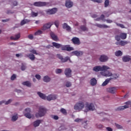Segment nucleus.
Here are the masks:
<instances>
[{
    "label": "nucleus",
    "instance_id": "1",
    "mask_svg": "<svg viewBox=\"0 0 131 131\" xmlns=\"http://www.w3.org/2000/svg\"><path fill=\"white\" fill-rule=\"evenodd\" d=\"M46 113L47 108L43 106H40L39 107L38 112L36 113L35 116L36 118H38L39 117H42V116H45V115H46Z\"/></svg>",
    "mask_w": 131,
    "mask_h": 131
},
{
    "label": "nucleus",
    "instance_id": "2",
    "mask_svg": "<svg viewBox=\"0 0 131 131\" xmlns=\"http://www.w3.org/2000/svg\"><path fill=\"white\" fill-rule=\"evenodd\" d=\"M83 108H84V102L82 101H79L76 103L74 107V110H77V111H81Z\"/></svg>",
    "mask_w": 131,
    "mask_h": 131
},
{
    "label": "nucleus",
    "instance_id": "3",
    "mask_svg": "<svg viewBox=\"0 0 131 131\" xmlns=\"http://www.w3.org/2000/svg\"><path fill=\"white\" fill-rule=\"evenodd\" d=\"M109 69H110V68L107 67V66H103L102 67H94L93 69V71H95V72H99V71H104V70H108Z\"/></svg>",
    "mask_w": 131,
    "mask_h": 131
},
{
    "label": "nucleus",
    "instance_id": "4",
    "mask_svg": "<svg viewBox=\"0 0 131 131\" xmlns=\"http://www.w3.org/2000/svg\"><path fill=\"white\" fill-rule=\"evenodd\" d=\"M85 112H89V111H95L96 108L95 107V105L93 103H89L86 102L85 103Z\"/></svg>",
    "mask_w": 131,
    "mask_h": 131
},
{
    "label": "nucleus",
    "instance_id": "5",
    "mask_svg": "<svg viewBox=\"0 0 131 131\" xmlns=\"http://www.w3.org/2000/svg\"><path fill=\"white\" fill-rule=\"evenodd\" d=\"M57 58L60 60L61 63H66V62H67V61H70L71 63V60H70V58L68 56H67L66 57H63V56H62L61 54H57Z\"/></svg>",
    "mask_w": 131,
    "mask_h": 131
},
{
    "label": "nucleus",
    "instance_id": "6",
    "mask_svg": "<svg viewBox=\"0 0 131 131\" xmlns=\"http://www.w3.org/2000/svg\"><path fill=\"white\" fill-rule=\"evenodd\" d=\"M48 5H49V3L41 2H35L33 4L35 7H46Z\"/></svg>",
    "mask_w": 131,
    "mask_h": 131
},
{
    "label": "nucleus",
    "instance_id": "7",
    "mask_svg": "<svg viewBox=\"0 0 131 131\" xmlns=\"http://www.w3.org/2000/svg\"><path fill=\"white\" fill-rule=\"evenodd\" d=\"M58 9L56 8H52L51 9H48L46 11V13L48 15H54V14H56Z\"/></svg>",
    "mask_w": 131,
    "mask_h": 131
},
{
    "label": "nucleus",
    "instance_id": "8",
    "mask_svg": "<svg viewBox=\"0 0 131 131\" xmlns=\"http://www.w3.org/2000/svg\"><path fill=\"white\" fill-rule=\"evenodd\" d=\"M72 71L71 70V69H70V68L66 69L64 70V74L66 77H71V76H72Z\"/></svg>",
    "mask_w": 131,
    "mask_h": 131
},
{
    "label": "nucleus",
    "instance_id": "9",
    "mask_svg": "<svg viewBox=\"0 0 131 131\" xmlns=\"http://www.w3.org/2000/svg\"><path fill=\"white\" fill-rule=\"evenodd\" d=\"M61 48L62 51H68V52H71V51H73L74 49L72 47H70L68 46V45L66 46H62L60 47Z\"/></svg>",
    "mask_w": 131,
    "mask_h": 131
},
{
    "label": "nucleus",
    "instance_id": "10",
    "mask_svg": "<svg viewBox=\"0 0 131 131\" xmlns=\"http://www.w3.org/2000/svg\"><path fill=\"white\" fill-rule=\"evenodd\" d=\"M53 25V23L49 22L47 24H45L43 27L41 28L42 30H47V29H50Z\"/></svg>",
    "mask_w": 131,
    "mask_h": 131
},
{
    "label": "nucleus",
    "instance_id": "11",
    "mask_svg": "<svg viewBox=\"0 0 131 131\" xmlns=\"http://www.w3.org/2000/svg\"><path fill=\"white\" fill-rule=\"evenodd\" d=\"M103 71L104 72H101V75H103V76H106V77L112 76V73H111V72L107 71V70H103Z\"/></svg>",
    "mask_w": 131,
    "mask_h": 131
},
{
    "label": "nucleus",
    "instance_id": "12",
    "mask_svg": "<svg viewBox=\"0 0 131 131\" xmlns=\"http://www.w3.org/2000/svg\"><path fill=\"white\" fill-rule=\"evenodd\" d=\"M26 113L25 114V116L27 117V118H29L30 119L31 118V115L30 114L31 110L30 108H27L25 110Z\"/></svg>",
    "mask_w": 131,
    "mask_h": 131
},
{
    "label": "nucleus",
    "instance_id": "13",
    "mask_svg": "<svg viewBox=\"0 0 131 131\" xmlns=\"http://www.w3.org/2000/svg\"><path fill=\"white\" fill-rule=\"evenodd\" d=\"M72 41L74 43V45H77L78 46L80 45V40H79V38L74 37L72 39Z\"/></svg>",
    "mask_w": 131,
    "mask_h": 131
},
{
    "label": "nucleus",
    "instance_id": "14",
    "mask_svg": "<svg viewBox=\"0 0 131 131\" xmlns=\"http://www.w3.org/2000/svg\"><path fill=\"white\" fill-rule=\"evenodd\" d=\"M50 36L53 39V40H54L55 41H58L59 40V38H58V36L56 35L54 32H50Z\"/></svg>",
    "mask_w": 131,
    "mask_h": 131
},
{
    "label": "nucleus",
    "instance_id": "15",
    "mask_svg": "<svg viewBox=\"0 0 131 131\" xmlns=\"http://www.w3.org/2000/svg\"><path fill=\"white\" fill-rule=\"evenodd\" d=\"M116 90V88L115 87L108 88L106 89V91L107 93H110L111 94H115Z\"/></svg>",
    "mask_w": 131,
    "mask_h": 131
},
{
    "label": "nucleus",
    "instance_id": "16",
    "mask_svg": "<svg viewBox=\"0 0 131 131\" xmlns=\"http://www.w3.org/2000/svg\"><path fill=\"white\" fill-rule=\"evenodd\" d=\"M47 99L48 101H52V100H56V99H57V95H50L48 96H47Z\"/></svg>",
    "mask_w": 131,
    "mask_h": 131
},
{
    "label": "nucleus",
    "instance_id": "17",
    "mask_svg": "<svg viewBox=\"0 0 131 131\" xmlns=\"http://www.w3.org/2000/svg\"><path fill=\"white\" fill-rule=\"evenodd\" d=\"M62 28L63 29H66L67 31H68V32H70V31H71V28L66 23H64L63 24Z\"/></svg>",
    "mask_w": 131,
    "mask_h": 131
},
{
    "label": "nucleus",
    "instance_id": "18",
    "mask_svg": "<svg viewBox=\"0 0 131 131\" xmlns=\"http://www.w3.org/2000/svg\"><path fill=\"white\" fill-rule=\"evenodd\" d=\"M65 6L68 8V9H69L73 6V3L70 1H67L66 2Z\"/></svg>",
    "mask_w": 131,
    "mask_h": 131
},
{
    "label": "nucleus",
    "instance_id": "19",
    "mask_svg": "<svg viewBox=\"0 0 131 131\" xmlns=\"http://www.w3.org/2000/svg\"><path fill=\"white\" fill-rule=\"evenodd\" d=\"M95 26L99 27V28H110V26H107L106 25H101L99 24H96Z\"/></svg>",
    "mask_w": 131,
    "mask_h": 131
},
{
    "label": "nucleus",
    "instance_id": "20",
    "mask_svg": "<svg viewBox=\"0 0 131 131\" xmlns=\"http://www.w3.org/2000/svg\"><path fill=\"white\" fill-rule=\"evenodd\" d=\"M100 62H106L108 60V57L105 55H101L99 58Z\"/></svg>",
    "mask_w": 131,
    "mask_h": 131
},
{
    "label": "nucleus",
    "instance_id": "21",
    "mask_svg": "<svg viewBox=\"0 0 131 131\" xmlns=\"http://www.w3.org/2000/svg\"><path fill=\"white\" fill-rule=\"evenodd\" d=\"M128 108V105H125L124 106H119L116 109V111H121V110H124V109H126Z\"/></svg>",
    "mask_w": 131,
    "mask_h": 131
},
{
    "label": "nucleus",
    "instance_id": "22",
    "mask_svg": "<svg viewBox=\"0 0 131 131\" xmlns=\"http://www.w3.org/2000/svg\"><path fill=\"white\" fill-rule=\"evenodd\" d=\"M90 84L93 86L96 85L97 84V80L96 78H93L91 79L90 80Z\"/></svg>",
    "mask_w": 131,
    "mask_h": 131
},
{
    "label": "nucleus",
    "instance_id": "23",
    "mask_svg": "<svg viewBox=\"0 0 131 131\" xmlns=\"http://www.w3.org/2000/svg\"><path fill=\"white\" fill-rule=\"evenodd\" d=\"M28 58H30V60L33 61V60H35V56L32 53H30L27 55Z\"/></svg>",
    "mask_w": 131,
    "mask_h": 131
},
{
    "label": "nucleus",
    "instance_id": "24",
    "mask_svg": "<svg viewBox=\"0 0 131 131\" xmlns=\"http://www.w3.org/2000/svg\"><path fill=\"white\" fill-rule=\"evenodd\" d=\"M52 46H53V47H54L56 49H60V48H61V44H59L56 42H53Z\"/></svg>",
    "mask_w": 131,
    "mask_h": 131
},
{
    "label": "nucleus",
    "instance_id": "25",
    "mask_svg": "<svg viewBox=\"0 0 131 131\" xmlns=\"http://www.w3.org/2000/svg\"><path fill=\"white\" fill-rule=\"evenodd\" d=\"M130 57H129L128 56H125L122 58L123 62H129V61H130Z\"/></svg>",
    "mask_w": 131,
    "mask_h": 131
},
{
    "label": "nucleus",
    "instance_id": "26",
    "mask_svg": "<svg viewBox=\"0 0 131 131\" xmlns=\"http://www.w3.org/2000/svg\"><path fill=\"white\" fill-rule=\"evenodd\" d=\"M37 95H38L39 97L41 98V99H43V100H46V95L44 94L41 93V92H37Z\"/></svg>",
    "mask_w": 131,
    "mask_h": 131
},
{
    "label": "nucleus",
    "instance_id": "27",
    "mask_svg": "<svg viewBox=\"0 0 131 131\" xmlns=\"http://www.w3.org/2000/svg\"><path fill=\"white\" fill-rule=\"evenodd\" d=\"M43 80L45 82H50L51 81V78L48 76H45L43 78Z\"/></svg>",
    "mask_w": 131,
    "mask_h": 131
},
{
    "label": "nucleus",
    "instance_id": "28",
    "mask_svg": "<svg viewBox=\"0 0 131 131\" xmlns=\"http://www.w3.org/2000/svg\"><path fill=\"white\" fill-rule=\"evenodd\" d=\"M111 78H110V79H117V78H118L119 75L118 74H112Z\"/></svg>",
    "mask_w": 131,
    "mask_h": 131
},
{
    "label": "nucleus",
    "instance_id": "29",
    "mask_svg": "<svg viewBox=\"0 0 131 131\" xmlns=\"http://www.w3.org/2000/svg\"><path fill=\"white\" fill-rule=\"evenodd\" d=\"M41 122V120H36L34 122L33 125L35 127H36L37 126H38L39 124H40Z\"/></svg>",
    "mask_w": 131,
    "mask_h": 131
},
{
    "label": "nucleus",
    "instance_id": "30",
    "mask_svg": "<svg viewBox=\"0 0 131 131\" xmlns=\"http://www.w3.org/2000/svg\"><path fill=\"white\" fill-rule=\"evenodd\" d=\"M23 85H26V86H28L29 88H30V86H31V83L28 81L23 82Z\"/></svg>",
    "mask_w": 131,
    "mask_h": 131
},
{
    "label": "nucleus",
    "instance_id": "31",
    "mask_svg": "<svg viewBox=\"0 0 131 131\" xmlns=\"http://www.w3.org/2000/svg\"><path fill=\"white\" fill-rule=\"evenodd\" d=\"M30 22V20L29 19H23L21 22H20V25L21 26H23V25L26 24V23H28Z\"/></svg>",
    "mask_w": 131,
    "mask_h": 131
},
{
    "label": "nucleus",
    "instance_id": "32",
    "mask_svg": "<svg viewBox=\"0 0 131 131\" xmlns=\"http://www.w3.org/2000/svg\"><path fill=\"white\" fill-rule=\"evenodd\" d=\"M120 36L121 39H125V38H126V36H127V35L126 33H122L120 34Z\"/></svg>",
    "mask_w": 131,
    "mask_h": 131
},
{
    "label": "nucleus",
    "instance_id": "33",
    "mask_svg": "<svg viewBox=\"0 0 131 131\" xmlns=\"http://www.w3.org/2000/svg\"><path fill=\"white\" fill-rule=\"evenodd\" d=\"M110 80H111V79L110 78L106 79L105 81L102 83V86H105V85H107V84L109 83V81H110Z\"/></svg>",
    "mask_w": 131,
    "mask_h": 131
},
{
    "label": "nucleus",
    "instance_id": "34",
    "mask_svg": "<svg viewBox=\"0 0 131 131\" xmlns=\"http://www.w3.org/2000/svg\"><path fill=\"white\" fill-rule=\"evenodd\" d=\"M115 56H116L117 57H121V56H122V52H121V51L120 50L116 52Z\"/></svg>",
    "mask_w": 131,
    "mask_h": 131
},
{
    "label": "nucleus",
    "instance_id": "35",
    "mask_svg": "<svg viewBox=\"0 0 131 131\" xmlns=\"http://www.w3.org/2000/svg\"><path fill=\"white\" fill-rule=\"evenodd\" d=\"M80 28L82 31H88V28L84 25L81 26Z\"/></svg>",
    "mask_w": 131,
    "mask_h": 131
},
{
    "label": "nucleus",
    "instance_id": "36",
    "mask_svg": "<svg viewBox=\"0 0 131 131\" xmlns=\"http://www.w3.org/2000/svg\"><path fill=\"white\" fill-rule=\"evenodd\" d=\"M18 119V114H15V115L13 116L12 117V121H16Z\"/></svg>",
    "mask_w": 131,
    "mask_h": 131
},
{
    "label": "nucleus",
    "instance_id": "37",
    "mask_svg": "<svg viewBox=\"0 0 131 131\" xmlns=\"http://www.w3.org/2000/svg\"><path fill=\"white\" fill-rule=\"evenodd\" d=\"M127 43L128 42L126 41L122 40L120 41V46H125V45H127Z\"/></svg>",
    "mask_w": 131,
    "mask_h": 131
},
{
    "label": "nucleus",
    "instance_id": "38",
    "mask_svg": "<svg viewBox=\"0 0 131 131\" xmlns=\"http://www.w3.org/2000/svg\"><path fill=\"white\" fill-rule=\"evenodd\" d=\"M42 34V31L41 30H39L37 32H35L34 35H40V34Z\"/></svg>",
    "mask_w": 131,
    "mask_h": 131
},
{
    "label": "nucleus",
    "instance_id": "39",
    "mask_svg": "<svg viewBox=\"0 0 131 131\" xmlns=\"http://www.w3.org/2000/svg\"><path fill=\"white\" fill-rule=\"evenodd\" d=\"M30 53H31L32 54H34L35 55H38V53L36 52V50L34 49H31L30 50Z\"/></svg>",
    "mask_w": 131,
    "mask_h": 131
},
{
    "label": "nucleus",
    "instance_id": "40",
    "mask_svg": "<svg viewBox=\"0 0 131 131\" xmlns=\"http://www.w3.org/2000/svg\"><path fill=\"white\" fill-rule=\"evenodd\" d=\"M38 15V13L37 12H32L31 13V16L33 17H37Z\"/></svg>",
    "mask_w": 131,
    "mask_h": 131
},
{
    "label": "nucleus",
    "instance_id": "41",
    "mask_svg": "<svg viewBox=\"0 0 131 131\" xmlns=\"http://www.w3.org/2000/svg\"><path fill=\"white\" fill-rule=\"evenodd\" d=\"M105 18V15L104 14H102L100 16V18H98L96 19V21H100V20H103Z\"/></svg>",
    "mask_w": 131,
    "mask_h": 131
},
{
    "label": "nucleus",
    "instance_id": "42",
    "mask_svg": "<svg viewBox=\"0 0 131 131\" xmlns=\"http://www.w3.org/2000/svg\"><path fill=\"white\" fill-rule=\"evenodd\" d=\"M60 112L62 113V114H64V115H66L67 114V111H66V110L64 108H61L60 110Z\"/></svg>",
    "mask_w": 131,
    "mask_h": 131
},
{
    "label": "nucleus",
    "instance_id": "43",
    "mask_svg": "<svg viewBox=\"0 0 131 131\" xmlns=\"http://www.w3.org/2000/svg\"><path fill=\"white\" fill-rule=\"evenodd\" d=\"M56 74H60V73H62V69H57L55 71Z\"/></svg>",
    "mask_w": 131,
    "mask_h": 131
},
{
    "label": "nucleus",
    "instance_id": "44",
    "mask_svg": "<svg viewBox=\"0 0 131 131\" xmlns=\"http://www.w3.org/2000/svg\"><path fill=\"white\" fill-rule=\"evenodd\" d=\"M109 0H105L104 2V7L105 8H107L108 6H109Z\"/></svg>",
    "mask_w": 131,
    "mask_h": 131
},
{
    "label": "nucleus",
    "instance_id": "45",
    "mask_svg": "<svg viewBox=\"0 0 131 131\" xmlns=\"http://www.w3.org/2000/svg\"><path fill=\"white\" fill-rule=\"evenodd\" d=\"M116 24L117 26H119V27H120L121 28H125L124 25H122V24L116 23Z\"/></svg>",
    "mask_w": 131,
    "mask_h": 131
},
{
    "label": "nucleus",
    "instance_id": "46",
    "mask_svg": "<svg viewBox=\"0 0 131 131\" xmlns=\"http://www.w3.org/2000/svg\"><path fill=\"white\" fill-rule=\"evenodd\" d=\"M72 84L71 82H69V81H67L66 84V86H67V88H70V86H71Z\"/></svg>",
    "mask_w": 131,
    "mask_h": 131
},
{
    "label": "nucleus",
    "instance_id": "47",
    "mask_svg": "<svg viewBox=\"0 0 131 131\" xmlns=\"http://www.w3.org/2000/svg\"><path fill=\"white\" fill-rule=\"evenodd\" d=\"M16 76L15 74H13L11 77V80H15L16 79Z\"/></svg>",
    "mask_w": 131,
    "mask_h": 131
},
{
    "label": "nucleus",
    "instance_id": "48",
    "mask_svg": "<svg viewBox=\"0 0 131 131\" xmlns=\"http://www.w3.org/2000/svg\"><path fill=\"white\" fill-rule=\"evenodd\" d=\"M21 35H20V33H18L15 35V39L17 40V39H19V38L20 37Z\"/></svg>",
    "mask_w": 131,
    "mask_h": 131
},
{
    "label": "nucleus",
    "instance_id": "49",
    "mask_svg": "<svg viewBox=\"0 0 131 131\" xmlns=\"http://www.w3.org/2000/svg\"><path fill=\"white\" fill-rule=\"evenodd\" d=\"M54 25H55L56 27L58 28V27H59V20H55L54 22Z\"/></svg>",
    "mask_w": 131,
    "mask_h": 131
},
{
    "label": "nucleus",
    "instance_id": "50",
    "mask_svg": "<svg viewBox=\"0 0 131 131\" xmlns=\"http://www.w3.org/2000/svg\"><path fill=\"white\" fill-rule=\"evenodd\" d=\"M120 38H121L120 35V36L119 35H116L115 36V39H116V40H117L118 41H119L120 40Z\"/></svg>",
    "mask_w": 131,
    "mask_h": 131
},
{
    "label": "nucleus",
    "instance_id": "51",
    "mask_svg": "<svg viewBox=\"0 0 131 131\" xmlns=\"http://www.w3.org/2000/svg\"><path fill=\"white\" fill-rule=\"evenodd\" d=\"M79 52L78 51H73L72 52V54H74L75 55V56H77V57H78L79 56Z\"/></svg>",
    "mask_w": 131,
    "mask_h": 131
},
{
    "label": "nucleus",
    "instance_id": "52",
    "mask_svg": "<svg viewBox=\"0 0 131 131\" xmlns=\"http://www.w3.org/2000/svg\"><path fill=\"white\" fill-rule=\"evenodd\" d=\"M52 118L55 120H58L59 119V117L57 115L52 116Z\"/></svg>",
    "mask_w": 131,
    "mask_h": 131
},
{
    "label": "nucleus",
    "instance_id": "53",
    "mask_svg": "<svg viewBox=\"0 0 131 131\" xmlns=\"http://www.w3.org/2000/svg\"><path fill=\"white\" fill-rule=\"evenodd\" d=\"M116 124V127H117V128H119V129H121V128H122V126L118 124Z\"/></svg>",
    "mask_w": 131,
    "mask_h": 131
},
{
    "label": "nucleus",
    "instance_id": "54",
    "mask_svg": "<svg viewBox=\"0 0 131 131\" xmlns=\"http://www.w3.org/2000/svg\"><path fill=\"white\" fill-rule=\"evenodd\" d=\"M35 77H36V78H37V79H38V80H39L40 79V78H41V77L40 76V75H38V74H36Z\"/></svg>",
    "mask_w": 131,
    "mask_h": 131
},
{
    "label": "nucleus",
    "instance_id": "55",
    "mask_svg": "<svg viewBox=\"0 0 131 131\" xmlns=\"http://www.w3.org/2000/svg\"><path fill=\"white\" fill-rule=\"evenodd\" d=\"M13 3V7H16V6H18V2L17 1H14Z\"/></svg>",
    "mask_w": 131,
    "mask_h": 131
},
{
    "label": "nucleus",
    "instance_id": "56",
    "mask_svg": "<svg viewBox=\"0 0 131 131\" xmlns=\"http://www.w3.org/2000/svg\"><path fill=\"white\" fill-rule=\"evenodd\" d=\"M28 38L29 39H33V35H32V34H29V35H28Z\"/></svg>",
    "mask_w": 131,
    "mask_h": 131
},
{
    "label": "nucleus",
    "instance_id": "57",
    "mask_svg": "<svg viewBox=\"0 0 131 131\" xmlns=\"http://www.w3.org/2000/svg\"><path fill=\"white\" fill-rule=\"evenodd\" d=\"M11 102H12L11 99L8 100L7 101L5 102V105H8V104H10V103H11Z\"/></svg>",
    "mask_w": 131,
    "mask_h": 131
},
{
    "label": "nucleus",
    "instance_id": "58",
    "mask_svg": "<svg viewBox=\"0 0 131 131\" xmlns=\"http://www.w3.org/2000/svg\"><path fill=\"white\" fill-rule=\"evenodd\" d=\"M25 69H26V67L24 65H23L21 66V70L23 71H24V70H25Z\"/></svg>",
    "mask_w": 131,
    "mask_h": 131
},
{
    "label": "nucleus",
    "instance_id": "59",
    "mask_svg": "<svg viewBox=\"0 0 131 131\" xmlns=\"http://www.w3.org/2000/svg\"><path fill=\"white\" fill-rule=\"evenodd\" d=\"M9 21H10V18L2 20V22H3V23H6V22H9Z\"/></svg>",
    "mask_w": 131,
    "mask_h": 131
},
{
    "label": "nucleus",
    "instance_id": "60",
    "mask_svg": "<svg viewBox=\"0 0 131 131\" xmlns=\"http://www.w3.org/2000/svg\"><path fill=\"white\" fill-rule=\"evenodd\" d=\"M81 121V119L79 118H77L74 120L75 122H80Z\"/></svg>",
    "mask_w": 131,
    "mask_h": 131
},
{
    "label": "nucleus",
    "instance_id": "61",
    "mask_svg": "<svg viewBox=\"0 0 131 131\" xmlns=\"http://www.w3.org/2000/svg\"><path fill=\"white\" fill-rule=\"evenodd\" d=\"M83 55V52L82 51H79V55L78 57H81V56H82Z\"/></svg>",
    "mask_w": 131,
    "mask_h": 131
},
{
    "label": "nucleus",
    "instance_id": "62",
    "mask_svg": "<svg viewBox=\"0 0 131 131\" xmlns=\"http://www.w3.org/2000/svg\"><path fill=\"white\" fill-rule=\"evenodd\" d=\"M97 127L98 128H102L103 127V125L102 124L97 125Z\"/></svg>",
    "mask_w": 131,
    "mask_h": 131
},
{
    "label": "nucleus",
    "instance_id": "63",
    "mask_svg": "<svg viewBox=\"0 0 131 131\" xmlns=\"http://www.w3.org/2000/svg\"><path fill=\"white\" fill-rule=\"evenodd\" d=\"M106 129L108 130V131H113V130L112 129V128H111V127H107L106 128Z\"/></svg>",
    "mask_w": 131,
    "mask_h": 131
},
{
    "label": "nucleus",
    "instance_id": "64",
    "mask_svg": "<svg viewBox=\"0 0 131 131\" xmlns=\"http://www.w3.org/2000/svg\"><path fill=\"white\" fill-rule=\"evenodd\" d=\"M106 21L107 23H112L113 22L112 20L111 19H106Z\"/></svg>",
    "mask_w": 131,
    "mask_h": 131
}]
</instances>
